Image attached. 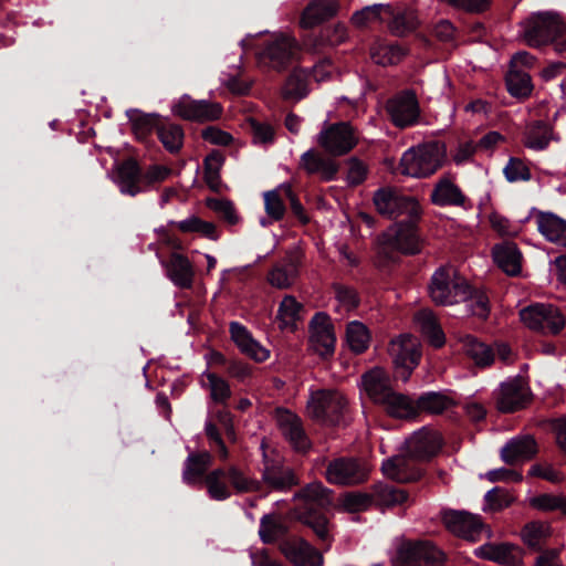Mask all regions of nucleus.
<instances>
[{
  "label": "nucleus",
  "instance_id": "42",
  "mask_svg": "<svg viewBox=\"0 0 566 566\" xmlns=\"http://www.w3.org/2000/svg\"><path fill=\"white\" fill-rule=\"evenodd\" d=\"M208 495L214 501H224L231 496L228 469H214L206 474L202 483Z\"/></svg>",
  "mask_w": 566,
  "mask_h": 566
},
{
  "label": "nucleus",
  "instance_id": "29",
  "mask_svg": "<svg viewBox=\"0 0 566 566\" xmlns=\"http://www.w3.org/2000/svg\"><path fill=\"white\" fill-rule=\"evenodd\" d=\"M431 201L437 206H457L463 207L467 197L454 182V177L450 174L443 175L434 185L431 192Z\"/></svg>",
  "mask_w": 566,
  "mask_h": 566
},
{
  "label": "nucleus",
  "instance_id": "44",
  "mask_svg": "<svg viewBox=\"0 0 566 566\" xmlns=\"http://www.w3.org/2000/svg\"><path fill=\"white\" fill-rule=\"evenodd\" d=\"M263 480L275 490H286L298 484L293 470L280 464H268L263 472Z\"/></svg>",
  "mask_w": 566,
  "mask_h": 566
},
{
  "label": "nucleus",
  "instance_id": "47",
  "mask_svg": "<svg viewBox=\"0 0 566 566\" xmlns=\"http://www.w3.org/2000/svg\"><path fill=\"white\" fill-rule=\"evenodd\" d=\"M295 499L304 500L306 503H313L319 507H328L333 504V491L324 486L322 482H313L297 492Z\"/></svg>",
  "mask_w": 566,
  "mask_h": 566
},
{
  "label": "nucleus",
  "instance_id": "45",
  "mask_svg": "<svg viewBox=\"0 0 566 566\" xmlns=\"http://www.w3.org/2000/svg\"><path fill=\"white\" fill-rule=\"evenodd\" d=\"M454 405L451 397L441 392H426L416 400L417 416L426 412L429 415H441Z\"/></svg>",
  "mask_w": 566,
  "mask_h": 566
},
{
  "label": "nucleus",
  "instance_id": "32",
  "mask_svg": "<svg viewBox=\"0 0 566 566\" xmlns=\"http://www.w3.org/2000/svg\"><path fill=\"white\" fill-rule=\"evenodd\" d=\"M492 256L496 265L511 276L517 275L522 270V253L514 242L495 244Z\"/></svg>",
  "mask_w": 566,
  "mask_h": 566
},
{
  "label": "nucleus",
  "instance_id": "61",
  "mask_svg": "<svg viewBox=\"0 0 566 566\" xmlns=\"http://www.w3.org/2000/svg\"><path fill=\"white\" fill-rule=\"evenodd\" d=\"M489 221L493 231L501 237L514 238L520 233V227L505 216L494 211L490 213Z\"/></svg>",
  "mask_w": 566,
  "mask_h": 566
},
{
  "label": "nucleus",
  "instance_id": "51",
  "mask_svg": "<svg viewBox=\"0 0 566 566\" xmlns=\"http://www.w3.org/2000/svg\"><path fill=\"white\" fill-rule=\"evenodd\" d=\"M202 386L210 391V398L216 403H226L231 397L229 384L214 373L205 371L202 375Z\"/></svg>",
  "mask_w": 566,
  "mask_h": 566
},
{
  "label": "nucleus",
  "instance_id": "46",
  "mask_svg": "<svg viewBox=\"0 0 566 566\" xmlns=\"http://www.w3.org/2000/svg\"><path fill=\"white\" fill-rule=\"evenodd\" d=\"M405 55V49L398 44L375 43L370 48V56L373 61L382 66L398 64Z\"/></svg>",
  "mask_w": 566,
  "mask_h": 566
},
{
  "label": "nucleus",
  "instance_id": "55",
  "mask_svg": "<svg viewBox=\"0 0 566 566\" xmlns=\"http://www.w3.org/2000/svg\"><path fill=\"white\" fill-rule=\"evenodd\" d=\"M157 135L164 147L170 153L180 150L184 142V130L177 124H163L157 127Z\"/></svg>",
  "mask_w": 566,
  "mask_h": 566
},
{
  "label": "nucleus",
  "instance_id": "13",
  "mask_svg": "<svg viewBox=\"0 0 566 566\" xmlns=\"http://www.w3.org/2000/svg\"><path fill=\"white\" fill-rule=\"evenodd\" d=\"M441 521L450 533L467 541L475 542L484 532L490 533L481 516L468 511L444 510Z\"/></svg>",
  "mask_w": 566,
  "mask_h": 566
},
{
  "label": "nucleus",
  "instance_id": "25",
  "mask_svg": "<svg viewBox=\"0 0 566 566\" xmlns=\"http://www.w3.org/2000/svg\"><path fill=\"white\" fill-rule=\"evenodd\" d=\"M537 451V443L533 436H518L505 443L501 450V458L505 463L513 465L531 460Z\"/></svg>",
  "mask_w": 566,
  "mask_h": 566
},
{
  "label": "nucleus",
  "instance_id": "31",
  "mask_svg": "<svg viewBox=\"0 0 566 566\" xmlns=\"http://www.w3.org/2000/svg\"><path fill=\"white\" fill-rule=\"evenodd\" d=\"M310 73L306 69L297 66L294 67L283 85L281 86V97L286 102L297 103L307 96L310 92Z\"/></svg>",
  "mask_w": 566,
  "mask_h": 566
},
{
  "label": "nucleus",
  "instance_id": "41",
  "mask_svg": "<svg viewBox=\"0 0 566 566\" xmlns=\"http://www.w3.org/2000/svg\"><path fill=\"white\" fill-rule=\"evenodd\" d=\"M462 352L474 361L478 367H489L494 361V352L485 343L472 335L461 337Z\"/></svg>",
  "mask_w": 566,
  "mask_h": 566
},
{
  "label": "nucleus",
  "instance_id": "11",
  "mask_svg": "<svg viewBox=\"0 0 566 566\" xmlns=\"http://www.w3.org/2000/svg\"><path fill=\"white\" fill-rule=\"evenodd\" d=\"M221 104L207 99H195L190 95L180 96L171 106L174 116L188 122L206 123L222 116Z\"/></svg>",
  "mask_w": 566,
  "mask_h": 566
},
{
  "label": "nucleus",
  "instance_id": "64",
  "mask_svg": "<svg viewBox=\"0 0 566 566\" xmlns=\"http://www.w3.org/2000/svg\"><path fill=\"white\" fill-rule=\"evenodd\" d=\"M208 207L223 218L229 224H237L240 220L234 205L226 199H210Z\"/></svg>",
  "mask_w": 566,
  "mask_h": 566
},
{
  "label": "nucleus",
  "instance_id": "8",
  "mask_svg": "<svg viewBox=\"0 0 566 566\" xmlns=\"http://www.w3.org/2000/svg\"><path fill=\"white\" fill-rule=\"evenodd\" d=\"M520 318L527 328L542 334L558 335L566 325L560 310L545 303H535L521 310Z\"/></svg>",
  "mask_w": 566,
  "mask_h": 566
},
{
  "label": "nucleus",
  "instance_id": "60",
  "mask_svg": "<svg viewBox=\"0 0 566 566\" xmlns=\"http://www.w3.org/2000/svg\"><path fill=\"white\" fill-rule=\"evenodd\" d=\"M462 302H467L469 310L472 315L485 319L490 313L489 297L482 291L472 290L470 286V294L467 300H462Z\"/></svg>",
  "mask_w": 566,
  "mask_h": 566
},
{
  "label": "nucleus",
  "instance_id": "50",
  "mask_svg": "<svg viewBox=\"0 0 566 566\" xmlns=\"http://www.w3.org/2000/svg\"><path fill=\"white\" fill-rule=\"evenodd\" d=\"M528 505L539 512H560L566 515V495L541 493L528 499Z\"/></svg>",
  "mask_w": 566,
  "mask_h": 566
},
{
  "label": "nucleus",
  "instance_id": "3",
  "mask_svg": "<svg viewBox=\"0 0 566 566\" xmlns=\"http://www.w3.org/2000/svg\"><path fill=\"white\" fill-rule=\"evenodd\" d=\"M429 294L437 305H452L469 297L470 285L454 268L440 266L431 277Z\"/></svg>",
  "mask_w": 566,
  "mask_h": 566
},
{
  "label": "nucleus",
  "instance_id": "24",
  "mask_svg": "<svg viewBox=\"0 0 566 566\" xmlns=\"http://www.w3.org/2000/svg\"><path fill=\"white\" fill-rule=\"evenodd\" d=\"M557 140L558 136L554 126L541 119L527 123L522 138L524 147L535 151L545 150L552 142Z\"/></svg>",
  "mask_w": 566,
  "mask_h": 566
},
{
  "label": "nucleus",
  "instance_id": "59",
  "mask_svg": "<svg viewBox=\"0 0 566 566\" xmlns=\"http://www.w3.org/2000/svg\"><path fill=\"white\" fill-rule=\"evenodd\" d=\"M503 172L510 182L528 181L532 178L531 169L526 161L517 157L509 159Z\"/></svg>",
  "mask_w": 566,
  "mask_h": 566
},
{
  "label": "nucleus",
  "instance_id": "1",
  "mask_svg": "<svg viewBox=\"0 0 566 566\" xmlns=\"http://www.w3.org/2000/svg\"><path fill=\"white\" fill-rule=\"evenodd\" d=\"M301 51L302 45L293 34L276 32L261 41L255 57L261 66L282 72L298 60Z\"/></svg>",
  "mask_w": 566,
  "mask_h": 566
},
{
  "label": "nucleus",
  "instance_id": "7",
  "mask_svg": "<svg viewBox=\"0 0 566 566\" xmlns=\"http://www.w3.org/2000/svg\"><path fill=\"white\" fill-rule=\"evenodd\" d=\"M388 353L392 359L397 377L407 381L420 363V342L411 334H401L390 340Z\"/></svg>",
  "mask_w": 566,
  "mask_h": 566
},
{
  "label": "nucleus",
  "instance_id": "39",
  "mask_svg": "<svg viewBox=\"0 0 566 566\" xmlns=\"http://www.w3.org/2000/svg\"><path fill=\"white\" fill-rule=\"evenodd\" d=\"M380 406H382L385 411L392 418L411 419L417 417L416 400L395 390Z\"/></svg>",
  "mask_w": 566,
  "mask_h": 566
},
{
  "label": "nucleus",
  "instance_id": "15",
  "mask_svg": "<svg viewBox=\"0 0 566 566\" xmlns=\"http://www.w3.org/2000/svg\"><path fill=\"white\" fill-rule=\"evenodd\" d=\"M397 562L402 566H442L446 555L429 542L405 543L397 551Z\"/></svg>",
  "mask_w": 566,
  "mask_h": 566
},
{
  "label": "nucleus",
  "instance_id": "10",
  "mask_svg": "<svg viewBox=\"0 0 566 566\" xmlns=\"http://www.w3.org/2000/svg\"><path fill=\"white\" fill-rule=\"evenodd\" d=\"M374 205L377 211L389 219L407 216L409 219H419L421 207L411 197L398 195L390 188H381L374 195Z\"/></svg>",
  "mask_w": 566,
  "mask_h": 566
},
{
  "label": "nucleus",
  "instance_id": "22",
  "mask_svg": "<svg viewBox=\"0 0 566 566\" xmlns=\"http://www.w3.org/2000/svg\"><path fill=\"white\" fill-rule=\"evenodd\" d=\"M298 167L307 175H317L324 181L335 179L339 169L335 159L326 157L315 149H308L301 155Z\"/></svg>",
  "mask_w": 566,
  "mask_h": 566
},
{
  "label": "nucleus",
  "instance_id": "9",
  "mask_svg": "<svg viewBox=\"0 0 566 566\" xmlns=\"http://www.w3.org/2000/svg\"><path fill=\"white\" fill-rule=\"evenodd\" d=\"M562 17L552 12L534 13L521 22V36L532 48L551 44Z\"/></svg>",
  "mask_w": 566,
  "mask_h": 566
},
{
  "label": "nucleus",
  "instance_id": "57",
  "mask_svg": "<svg viewBox=\"0 0 566 566\" xmlns=\"http://www.w3.org/2000/svg\"><path fill=\"white\" fill-rule=\"evenodd\" d=\"M230 488L238 493L258 492L261 488L260 482L247 475L239 468L231 465L228 468Z\"/></svg>",
  "mask_w": 566,
  "mask_h": 566
},
{
  "label": "nucleus",
  "instance_id": "4",
  "mask_svg": "<svg viewBox=\"0 0 566 566\" xmlns=\"http://www.w3.org/2000/svg\"><path fill=\"white\" fill-rule=\"evenodd\" d=\"M347 408L345 395L332 388L312 391L306 405L311 418L329 424L338 423Z\"/></svg>",
  "mask_w": 566,
  "mask_h": 566
},
{
  "label": "nucleus",
  "instance_id": "63",
  "mask_svg": "<svg viewBox=\"0 0 566 566\" xmlns=\"http://www.w3.org/2000/svg\"><path fill=\"white\" fill-rule=\"evenodd\" d=\"M333 290L339 306L344 311L348 312L357 307L359 300L355 289L336 283L333 285Z\"/></svg>",
  "mask_w": 566,
  "mask_h": 566
},
{
  "label": "nucleus",
  "instance_id": "5",
  "mask_svg": "<svg viewBox=\"0 0 566 566\" xmlns=\"http://www.w3.org/2000/svg\"><path fill=\"white\" fill-rule=\"evenodd\" d=\"M419 219H409L392 224L384 234L379 248V254L388 255L389 251H398L403 254H418L422 250V241L417 230Z\"/></svg>",
  "mask_w": 566,
  "mask_h": 566
},
{
  "label": "nucleus",
  "instance_id": "26",
  "mask_svg": "<svg viewBox=\"0 0 566 566\" xmlns=\"http://www.w3.org/2000/svg\"><path fill=\"white\" fill-rule=\"evenodd\" d=\"M478 556L506 566L522 564L523 549L512 543L484 544L478 548Z\"/></svg>",
  "mask_w": 566,
  "mask_h": 566
},
{
  "label": "nucleus",
  "instance_id": "12",
  "mask_svg": "<svg viewBox=\"0 0 566 566\" xmlns=\"http://www.w3.org/2000/svg\"><path fill=\"white\" fill-rule=\"evenodd\" d=\"M357 143L354 127L346 122L331 124L317 135V144L332 156L348 154Z\"/></svg>",
  "mask_w": 566,
  "mask_h": 566
},
{
  "label": "nucleus",
  "instance_id": "52",
  "mask_svg": "<svg viewBox=\"0 0 566 566\" xmlns=\"http://www.w3.org/2000/svg\"><path fill=\"white\" fill-rule=\"evenodd\" d=\"M346 342L355 354L364 353L370 343L368 328L360 322H350L346 328Z\"/></svg>",
  "mask_w": 566,
  "mask_h": 566
},
{
  "label": "nucleus",
  "instance_id": "19",
  "mask_svg": "<svg viewBox=\"0 0 566 566\" xmlns=\"http://www.w3.org/2000/svg\"><path fill=\"white\" fill-rule=\"evenodd\" d=\"M303 255L300 251L289 252L285 258L276 263L268 273V282L276 289L291 287L297 280Z\"/></svg>",
  "mask_w": 566,
  "mask_h": 566
},
{
  "label": "nucleus",
  "instance_id": "37",
  "mask_svg": "<svg viewBox=\"0 0 566 566\" xmlns=\"http://www.w3.org/2000/svg\"><path fill=\"white\" fill-rule=\"evenodd\" d=\"M302 310L303 305L294 296L285 295L276 313L279 328L283 332L296 331L298 322L302 321Z\"/></svg>",
  "mask_w": 566,
  "mask_h": 566
},
{
  "label": "nucleus",
  "instance_id": "33",
  "mask_svg": "<svg viewBox=\"0 0 566 566\" xmlns=\"http://www.w3.org/2000/svg\"><path fill=\"white\" fill-rule=\"evenodd\" d=\"M361 382L368 397L378 405H381L394 391L390 387L389 377L381 368H374L365 373Z\"/></svg>",
  "mask_w": 566,
  "mask_h": 566
},
{
  "label": "nucleus",
  "instance_id": "28",
  "mask_svg": "<svg viewBox=\"0 0 566 566\" xmlns=\"http://www.w3.org/2000/svg\"><path fill=\"white\" fill-rule=\"evenodd\" d=\"M168 279L180 289L192 287L195 269L190 260L177 252L171 253L168 261L163 262Z\"/></svg>",
  "mask_w": 566,
  "mask_h": 566
},
{
  "label": "nucleus",
  "instance_id": "23",
  "mask_svg": "<svg viewBox=\"0 0 566 566\" xmlns=\"http://www.w3.org/2000/svg\"><path fill=\"white\" fill-rule=\"evenodd\" d=\"M413 460L407 453L395 455L382 463L381 470L384 474L399 483H410L419 481L423 471L412 463Z\"/></svg>",
  "mask_w": 566,
  "mask_h": 566
},
{
  "label": "nucleus",
  "instance_id": "2",
  "mask_svg": "<svg viewBox=\"0 0 566 566\" xmlns=\"http://www.w3.org/2000/svg\"><path fill=\"white\" fill-rule=\"evenodd\" d=\"M447 160V147L439 142H430L412 147L400 159L402 175L426 178L433 175Z\"/></svg>",
  "mask_w": 566,
  "mask_h": 566
},
{
  "label": "nucleus",
  "instance_id": "58",
  "mask_svg": "<svg viewBox=\"0 0 566 566\" xmlns=\"http://www.w3.org/2000/svg\"><path fill=\"white\" fill-rule=\"evenodd\" d=\"M286 532L284 525L275 517L265 515L260 523L259 535L263 543L270 544L275 542Z\"/></svg>",
  "mask_w": 566,
  "mask_h": 566
},
{
  "label": "nucleus",
  "instance_id": "40",
  "mask_svg": "<svg viewBox=\"0 0 566 566\" xmlns=\"http://www.w3.org/2000/svg\"><path fill=\"white\" fill-rule=\"evenodd\" d=\"M287 196H291V185L289 184H283L263 193L264 210L272 221H280L284 218Z\"/></svg>",
  "mask_w": 566,
  "mask_h": 566
},
{
  "label": "nucleus",
  "instance_id": "54",
  "mask_svg": "<svg viewBox=\"0 0 566 566\" xmlns=\"http://www.w3.org/2000/svg\"><path fill=\"white\" fill-rule=\"evenodd\" d=\"M506 86L509 92L516 97H526L533 90L530 74L515 69H510L506 74Z\"/></svg>",
  "mask_w": 566,
  "mask_h": 566
},
{
  "label": "nucleus",
  "instance_id": "53",
  "mask_svg": "<svg viewBox=\"0 0 566 566\" xmlns=\"http://www.w3.org/2000/svg\"><path fill=\"white\" fill-rule=\"evenodd\" d=\"M375 501L381 507H394L408 501L409 494L406 490L388 484H380L375 488Z\"/></svg>",
  "mask_w": 566,
  "mask_h": 566
},
{
  "label": "nucleus",
  "instance_id": "62",
  "mask_svg": "<svg viewBox=\"0 0 566 566\" xmlns=\"http://www.w3.org/2000/svg\"><path fill=\"white\" fill-rule=\"evenodd\" d=\"M132 130L139 139L146 138L155 127H158V117L151 114H137L130 119Z\"/></svg>",
  "mask_w": 566,
  "mask_h": 566
},
{
  "label": "nucleus",
  "instance_id": "38",
  "mask_svg": "<svg viewBox=\"0 0 566 566\" xmlns=\"http://www.w3.org/2000/svg\"><path fill=\"white\" fill-rule=\"evenodd\" d=\"M552 535V525L544 521H531L521 530V538L523 543L535 552L542 551L543 546Z\"/></svg>",
  "mask_w": 566,
  "mask_h": 566
},
{
  "label": "nucleus",
  "instance_id": "14",
  "mask_svg": "<svg viewBox=\"0 0 566 566\" xmlns=\"http://www.w3.org/2000/svg\"><path fill=\"white\" fill-rule=\"evenodd\" d=\"M442 434L430 427H422L412 432L405 441V450L407 454L418 461H429L443 447Z\"/></svg>",
  "mask_w": 566,
  "mask_h": 566
},
{
  "label": "nucleus",
  "instance_id": "35",
  "mask_svg": "<svg viewBox=\"0 0 566 566\" xmlns=\"http://www.w3.org/2000/svg\"><path fill=\"white\" fill-rule=\"evenodd\" d=\"M211 464L212 455L208 451L190 453L185 461L182 480L189 485L201 484Z\"/></svg>",
  "mask_w": 566,
  "mask_h": 566
},
{
  "label": "nucleus",
  "instance_id": "18",
  "mask_svg": "<svg viewBox=\"0 0 566 566\" xmlns=\"http://www.w3.org/2000/svg\"><path fill=\"white\" fill-rule=\"evenodd\" d=\"M280 551L294 566H323L324 563L319 551L301 537L282 542Z\"/></svg>",
  "mask_w": 566,
  "mask_h": 566
},
{
  "label": "nucleus",
  "instance_id": "49",
  "mask_svg": "<svg viewBox=\"0 0 566 566\" xmlns=\"http://www.w3.org/2000/svg\"><path fill=\"white\" fill-rule=\"evenodd\" d=\"M300 522L310 527L319 541L327 545L332 542L328 518L319 512L307 511L298 515Z\"/></svg>",
  "mask_w": 566,
  "mask_h": 566
},
{
  "label": "nucleus",
  "instance_id": "27",
  "mask_svg": "<svg viewBox=\"0 0 566 566\" xmlns=\"http://www.w3.org/2000/svg\"><path fill=\"white\" fill-rule=\"evenodd\" d=\"M338 8L337 0H312L301 13L300 27L312 29L335 17Z\"/></svg>",
  "mask_w": 566,
  "mask_h": 566
},
{
  "label": "nucleus",
  "instance_id": "34",
  "mask_svg": "<svg viewBox=\"0 0 566 566\" xmlns=\"http://www.w3.org/2000/svg\"><path fill=\"white\" fill-rule=\"evenodd\" d=\"M391 13H388L387 25L389 31L398 36H403L415 31L419 24L417 12L407 7H395L391 4Z\"/></svg>",
  "mask_w": 566,
  "mask_h": 566
},
{
  "label": "nucleus",
  "instance_id": "21",
  "mask_svg": "<svg viewBox=\"0 0 566 566\" xmlns=\"http://www.w3.org/2000/svg\"><path fill=\"white\" fill-rule=\"evenodd\" d=\"M275 419L280 431L295 450L305 451L310 448V440L297 415L285 409H277Z\"/></svg>",
  "mask_w": 566,
  "mask_h": 566
},
{
  "label": "nucleus",
  "instance_id": "6",
  "mask_svg": "<svg viewBox=\"0 0 566 566\" xmlns=\"http://www.w3.org/2000/svg\"><path fill=\"white\" fill-rule=\"evenodd\" d=\"M370 471L369 464L363 459L339 457L328 461L324 478L333 485L353 486L365 483Z\"/></svg>",
  "mask_w": 566,
  "mask_h": 566
},
{
  "label": "nucleus",
  "instance_id": "16",
  "mask_svg": "<svg viewBox=\"0 0 566 566\" xmlns=\"http://www.w3.org/2000/svg\"><path fill=\"white\" fill-rule=\"evenodd\" d=\"M386 111L392 124L398 128L417 125L420 119V106L415 92L403 91L386 104Z\"/></svg>",
  "mask_w": 566,
  "mask_h": 566
},
{
  "label": "nucleus",
  "instance_id": "56",
  "mask_svg": "<svg viewBox=\"0 0 566 566\" xmlns=\"http://www.w3.org/2000/svg\"><path fill=\"white\" fill-rule=\"evenodd\" d=\"M373 503V496L363 492H346L339 499L338 509L347 513L367 511Z\"/></svg>",
  "mask_w": 566,
  "mask_h": 566
},
{
  "label": "nucleus",
  "instance_id": "36",
  "mask_svg": "<svg viewBox=\"0 0 566 566\" xmlns=\"http://www.w3.org/2000/svg\"><path fill=\"white\" fill-rule=\"evenodd\" d=\"M140 179V168L135 159L130 158L118 165L116 182L122 193L129 196L139 193L142 191Z\"/></svg>",
  "mask_w": 566,
  "mask_h": 566
},
{
  "label": "nucleus",
  "instance_id": "43",
  "mask_svg": "<svg viewBox=\"0 0 566 566\" xmlns=\"http://www.w3.org/2000/svg\"><path fill=\"white\" fill-rule=\"evenodd\" d=\"M391 4L379 3L367 6L353 13L350 22L358 29L367 28L375 22H387L388 13H391Z\"/></svg>",
  "mask_w": 566,
  "mask_h": 566
},
{
  "label": "nucleus",
  "instance_id": "17",
  "mask_svg": "<svg viewBox=\"0 0 566 566\" xmlns=\"http://www.w3.org/2000/svg\"><path fill=\"white\" fill-rule=\"evenodd\" d=\"M531 400L530 387L521 377L501 384L495 397L497 410L504 413L524 409L530 405Z\"/></svg>",
  "mask_w": 566,
  "mask_h": 566
},
{
  "label": "nucleus",
  "instance_id": "20",
  "mask_svg": "<svg viewBox=\"0 0 566 566\" xmlns=\"http://www.w3.org/2000/svg\"><path fill=\"white\" fill-rule=\"evenodd\" d=\"M310 343L321 357L333 355L335 349L334 328L329 317L324 313H316L311 321Z\"/></svg>",
  "mask_w": 566,
  "mask_h": 566
},
{
  "label": "nucleus",
  "instance_id": "48",
  "mask_svg": "<svg viewBox=\"0 0 566 566\" xmlns=\"http://www.w3.org/2000/svg\"><path fill=\"white\" fill-rule=\"evenodd\" d=\"M224 157L220 151H212L203 160V178L208 187L213 191H220L222 187L220 171Z\"/></svg>",
  "mask_w": 566,
  "mask_h": 566
},
{
  "label": "nucleus",
  "instance_id": "30",
  "mask_svg": "<svg viewBox=\"0 0 566 566\" xmlns=\"http://www.w3.org/2000/svg\"><path fill=\"white\" fill-rule=\"evenodd\" d=\"M535 220L538 232L547 241L566 248V220L548 211L537 212Z\"/></svg>",
  "mask_w": 566,
  "mask_h": 566
}]
</instances>
